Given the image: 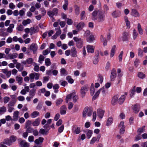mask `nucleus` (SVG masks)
<instances>
[{"instance_id":"nucleus-15","label":"nucleus","mask_w":147,"mask_h":147,"mask_svg":"<svg viewBox=\"0 0 147 147\" xmlns=\"http://www.w3.org/2000/svg\"><path fill=\"white\" fill-rule=\"evenodd\" d=\"M72 131L73 133L77 134L80 132V127L76 126H74L72 128Z\"/></svg>"},{"instance_id":"nucleus-29","label":"nucleus","mask_w":147,"mask_h":147,"mask_svg":"<svg viewBox=\"0 0 147 147\" xmlns=\"http://www.w3.org/2000/svg\"><path fill=\"white\" fill-rule=\"evenodd\" d=\"M113 123V118L112 117H109L107 121L106 125L110 126Z\"/></svg>"},{"instance_id":"nucleus-58","label":"nucleus","mask_w":147,"mask_h":147,"mask_svg":"<svg viewBox=\"0 0 147 147\" xmlns=\"http://www.w3.org/2000/svg\"><path fill=\"white\" fill-rule=\"evenodd\" d=\"M50 50L48 48L46 49L43 51L42 54L44 56L46 55L50 52Z\"/></svg>"},{"instance_id":"nucleus-14","label":"nucleus","mask_w":147,"mask_h":147,"mask_svg":"<svg viewBox=\"0 0 147 147\" xmlns=\"http://www.w3.org/2000/svg\"><path fill=\"white\" fill-rule=\"evenodd\" d=\"M116 72L115 69H112L111 71V79L112 81H113L116 76Z\"/></svg>"},{"instance_id":"nucleus-62","label":"nucleus","mask_w":147,"mask_h":147,"mask_svg":"<svg viewBox=\"0 0 147 147\" xmlns=\"http://www.w3.org/2000/svg\"><path fill=\"white\" fill-rule=\"evenodd\" d=\"M16 102L11 100L7 104V106L13 107L14 106Z\"/></svg>"},{"instance_id":"nucleus-7","label":"nucleus","mask_w":147,"mask_h":147,"mask_svg":"<svg viewBox=\"0 0 147 147\" xmlns=\"http://www.w3.org/2000/svg\"><path fill=\"white\" fill-rule=\"evenodd\" d=\"M74 26L76 27L77 30L78 31L81 30L85 26V24L83 22H81L79 23L77 25L74 24Z\"/></svg>"},{"instance_id":"nucleus-2","label":"nucleus","mask_w":147,"mask_h":147,"mask_svg":"<svg viewBox=\"0 0 147 147\" xmlns=\"http://www.w3.org/2000/svg\"><path fill=\"white\" fill-rule=\"evenodd\" d=\"M73 39L76 42L78 48L80 49L82 47L83 44V41L82 39L79 38L77 37H74L73 38Z\"/></svg>"},{"instance_id":"nucleus-38","label":"nucleus","mask_w":147,"mask_h":147,"mask_svg":"<svg viewBox=\"0 0 147 147\" xmlns=\"http://www.w3.org/2000/svg\"><path fill=\"white\" fill-rule=\"evenodd\" d=\"M44 139L42 137H39L38 139H36L34 141L35 144H39L40 143L43 142Z\"/></svg>"},{"instance_id":"nucleus-1","label":"nucleus","mask_w":147,"mask_h":147,"mask_svg":"<svg viewBox=\"0 0 147 147\" xmlns=\"http://www.w3.org/2000/svg\"><path fill=\"white\" fill-rule=\"evenodd\" d=\"M105 16L104 12L101 11H94L92 13V18L93 20H97L100 23L105 20Z\"/></svg>"},{"instance_id":"nucleus-24","label":"nucleus","mask_w":147,"mask_h":147,"mask_svg":"<svg viewBox=\"0 0 147 147\" xmlns=\"http://www.w3.org/2000/svg\"><path fill=\"white\" fill-rule=\"evenodd\" d=\"M2 71L4 74H5L8 78L9 77L11 76V71H8L7 69H2Z\"/></svg>"},{"instance_id":"nucleus-56","label":"nucleus","mask_w":147,"mask_h":147,"mask_svg":"<svg viewBox=\"0 0 147 147\" xmlns=\"http://www.w3.org/2000/svg\"><path fill=\"white\" fill-rule=\"evenodd\" d=\"M55 30H56L55 34L58 36L61 33V31L59 27H57L55 28Z\"/></svg>"},{"instance_id":"nucleus-57","label":"nucleus","mask_w":147,"mask_h":147,"mask_svg":"<svg viewBox=\"0 0 147 147\" xmlns=\"http://www.w3.org/2000/svg\"><path fill=\"white\" fill-rule=\"evenodd\" d=\"M138 35V34L136 30L135 29H134L133 33V39L135 40L137 37Z\"/></svg>"},{"instance_id":"nucleus-64","label":"nucleus","mask_w":147,"mask_h":147,"mask_svg":"<svg viewBox=\"0 0 147 147\" xmlns=\"http://www.w3.org/2000/svg\"><path fill=\"white\" fill-rule=\"evenodd\" d=\"M10 98L8 96H5L3 98V102L5 104L7 103L9 100Z\"/></svg>"},{"instance_id":"nucleus-35","label":"nucleus","mask_w":147,"mask_h":147,"mask_svg":"<svg viewBox=\"0 0 147 147\" xmlns=\"http://www.w3.org/2000/svg\"><path fill=\"white\" fill-rule=\"evenodd\" d=\"M125 98V96L124 95H122L119 98L118 102L120 104H122L124 101Z\"/></svg>"},{"instance_id":"nucleus-26","label":"nucleus","mask_w":147,"mask_h":147,"mask_svg":"<svg viewBox=\"0 0 147 147\" xmlns=\"http://www.w3.org/2000/svg\"><path fill=\"white\" fill-rule=\"evenodd\" d=\"M95 40L94 37L93 35L91 34L86 38L87 42L91 43Z\"/></svg>"},{"instance_id":"nucleus-55","label":"nucleus","mask_w":147,"mask_h":147,"mask_svg":"<svg viewBox=\"0 0 147 147\" xmlns=\"http://www.w3.org/2000/svg\"><path fill=\"white\" fill-rule=\"evenodd\" d=\"M59 83L61 85L64 87H65L68 84L66 81L62 80H60L59 82Z\"/></svg>"},{"instance_id":"nucleus-46","label":"nucleus","mask_w":147,"mask_h":147,"mask_svg":"<svg viewBox=\"0 0 147 147\" xmlns=\"http://www.w3.org/2000/svg\"><path fill=\"white\" fill-rule=\"evenodd\" d=\"M72 96L73 101L75 102H76L78 99V96L76 95L75 92L72 93Z\"/></svg>"},{"instance_id":"nucleus-21","label":"nucleus","mask_w":147,"mask_h":147,"mask_svg":"<svg viewBox=\"0 0 147 147\" xmlns=\"http://www.w3.org/2000/svg\"><path fill=\"white\" fill-rule=\"evenodd\" d=\"M100 137V136L99 135L98 136L97 138L96 137L92 138L90 142V144H93L96 141H97L98 142Z\"/></svg>"},{"instance_id":"nucleus-41","label":"nucleus","mask_w":147,"mask_h":147,"mask_svg":"<svg viewBox=\"0 0 147 147\" xmlns=\"http://www.w3.org/2000/svg\"><path fill=\"white\" fill-rule=\"evenodd\" d=\"M98 81L100 84L102 83L103 81V78L102 76L100 74L98 75Z\"/></svg>"},{"instance_id":"nucleus-20","label":"nucleus","mask_w":147,"mask_h":147,"mask_svg":"<svg viewBox=\"0 0 147 147\" xmlns=\"http://www.w3.org/2000/svg\"><path fill=\"white\" fill-rule=\"evenodd\" d=\"M118 98L119 96L117 95H116L113 97L111 101V103L113 105H115L117 103Z\"/></svg>"},{"instance_id":"nucleus-33","label":"nucleus","mask_w":147,"mask_h":147,"mask_svg":"<svg viewBox=\"0 0 147 147\" xmlns=\"http://www.w3.org/2000/svg\"><path fill=\"white\" fill-rule=\"evenodd\" d=\"M16 80L18 82L19 84L21 85L22 83L23 78L21 77L17 76L16 77Z\"/></svg>"},{"instance_id":"nucleus-9","label":"nucleus","mask_w":147,"mask_h":147,"mask_svg":"<svg viewBox=\"0 0 147 147\" xmlns=\"http://www.w3.org/2000/svg\"><path fill=\"white\" fill-rule=\"evenodd\" d=\"M88 89L89 87L87 86H85L81 87L80 92L82 97L85 96L86 93L85 91H88Z\"/></svg>"},{"instance_id":"nucleus-5","label":"nucleus","mask_w":147,"mask_h":147,"mask_svg":"<svg viewBox=\"0 0 147 147\" xmlns=\"http://www.w3.org/2000/svg\"><path fill=\"white\" fill-rule=\"evenodd\" d=\"M58 12V10L57 8H54L52 11L48 12L47 14L50 17L52 18L54 16H56Z\"/></svg>"},{"instance_id":"nucleus-47","label":"nucleus","mask_w":147,"mask_h":147,"mask_svg":"<svg viewBox=\"0 0 147 147\" xmlns=\"http://www.w3.org/2000/svg\"><path fill=\"white\" fill-rule=\"evenodd\" d=\"M90 91L91 95L93 96L94 94L95 91L94 88L93 84H92L91 85Z\"/></svg>"},{"instance_id":"nucleus-52","label":"nucleus","mask_w":147,"mask_h":147,"mask_svg":"<svg viewBox=\"0 0 147 147\" xmlns=\"http://www.w3.org/2000/svg\"><path fill=\"white\" fill-rule=\"evenodd\" d=\"M145 126L144 125L142 127L139 128L138 130V132L140 134L143 132L145 131Z\"/></svg>"},{"instance_id":"nucleus-30","label":"nucleus","mask_w":147,"mask_h":147,"mask_svg":"<svg viewBox=\"0 0 147 147\" xmlns=\"http://www.w3.org/2000/svg\"><path fill=\"white\" fill-rule=\"evenodd\" d=\"M101 42H103V45L105 46L107 45V41L103 35H101L100 38Z\"/></svg>"},{"instance_id":"nucleus-44","label":"nucleus","mask_w":147,"mask_h":147,"mask_svg":"<svg viewBox=\"0 0 147 147\" xmlns=\"http://www.w3.org/2000/svg\"><path fill=\"white\" fill-rule=\"evenodd\" d=\"M66 79L68 81V82L70 84H72L74 83V80L70 76H67L66 78Z\"/></svg>"},{"instance_id":"nucleus-43","label":"nucleus","mask_w":147,"mask_h":147,"mask_svg":"<svg viewBox=\"0 0 147 147\" xmlns=\"http://www.w3.org/2000/svg\"><path fill=\"white\" fill-rule=\"evenodd\" d=\"M7 111L6 108L5 106H3L0 107V114H3L6 112Z\"/></svg>"},{"instance_id":"nucleus-42","label":"nucleus","mask_w":147,"mask_h":147,"mask_svg":"<svg viewBox=\"0 0 147 147\" xmlns=\"http://www.w3.org/2000/svg\"><path fill=\"white\" fill-rule=\"evenodd\" d=\"M138 77L140 79H143L146 77L145 75L143 72H139L138 74Z\"/></svg>"},{"instance_id":"nucleus-17","label":"nucleus","mask_w":147,"mask_h":147,"mask_svg":"<svg viewBox=\"0 0 147 147\" xmlns=\"http://www.w3.org/2000/svg\"><path fill=\"white\" fill-rule=\"evenodd\" d=\"M40 122V119L38 117L36 119L35 121L32 123V125L34 126H37L39 125Z\"/></svg>"},{"instance_id":"nucleus-53","label":"nucleus","mask_w":147,"mask_h":147,"mask_svg":"<svg viewBox=\"0 0 147 147\" xmlns=\"http://www.w3.org/2000/svg\"><path fill=\"white\" fill-rule=\"evenodd\" d=\"M100 89L97 91L95 94L94 96L92 98V100H95L96 98L98 96L100 93Z\"/></svg>"},{"instance_id":"nucleus-27","label":"nucleus","mask_w":147,"mask_h":147,"mask_svg":"<svg viewBox=\"0 0 147 147\" xmlns=\"http://www.w3.org/2000/svg\"><path fill=\"white\" fill-rule=\"evenodd\" d=\"M20 147H28L29 146V144L25 140L22 141L20 142Z\"/></svg>"},{"instance_id":"nucleus-10","label":"nucleus","mask_w":147,"mask_h":147,"mask_svg":"<svg viewBox=\"0 0 147 147\" xmlns=\"http://www.w3.org/2000/svg\"><path fill=\"white\" fill-rule=\"evenodd\" d=\"M132 109L134 112L136 113H138L140 109V106L139 104H136L132 106Z\"/></svg>"},{"instance_id":"nucleus-13","label":"nucleus","mask_w":147,"mask_h":147,"mask_svg":"<svg viewBox=\"0 0 147 147\" xmlns=\"http://www.w3.org/2000/svg\"><path fill=\"white\" fill-rule=\"evenodd\" d=\"M130 34L128 32H124L123 34L122 40L123 41H127L130 37Z\"/></svg>"},{"instance_id":"nucleus-59","label":"nucleus","mask_w":147,"mask_h":147,"mask_svg":"<svg viewBox=\"0 0 147 147\" xmlns=\"http://www.w3.org/2000/svg\"><path fill=\"white\" fill-rule=\"evenodd\" d=\"M45 57L42 55H40L38 58V62L40 63H41L45 59Z\"/></svg>"},{"instance_id":"nucleus-12","label":"nucleus","mask_w":147,"mask_h":147,"mask_svg":"<svg viewBox=\"0 0 147 147\" xmlns=\"http://www.w3.org/2000/svg\"><path fill=\"white\" fill-rule=\"evenodd\" d=\"M87 51L88 53H93L94 52L95 47L92 45H88L86 47Z\"/></svg>"},{"instance_id":"nucleus-48","label":"nucleus","mask_w":147,"mask_h":147,"mask_svg":"<svg viewBox=\"0 0 147 147\" xmlns=\"http://www.w3.org/2000/svg\"><path fill=\"white\" fill-rule=\"evenodd\" d=\"M65 4L63 5V7L65 10L67 9V6L68 4V0H64Z\"/></svg>"},{"instance_id":"nucleus-6","label":"nucleus","mask_w":147,"mask_h":147,"mask_svg":"<svg viewBox=\"0 0 147 147\" xmlns=\"http://www.w3.org/2000/svg\"><path fill=\"white\" fill-rule=\"evenodd\" d=\"M105 111L102 109L99 108L97 109V115L98 117L102 119L104 115Z\"/></svg>"},{"instance_id":"nucleus-28","label":"nucleus","mask_w":147,"mask_h":147,"mask_svg":"<svg viewBox=\"0 0 147 147\" xmlns=\"http://www.w3.org/2000/svg\"><path fill=\"white\" fill-rule=\"evenodd\" d=\"M116 49V46H113L111 51L110 53V57H112L114 55L115 52V51Z\"/></svg>"},{"instance_id":"nucleus-49","label":"nucleus","mask_w":147,"mask_h":147,"mask_svg":"<svg viewBox=\"0 0 147 147\" xmlns=\"http://www.w3.org/2000/svg\"><path fill=\"white\" fill-rule=\"evenodd\" d=\"M45 65L47 66L50 65L51 64L50 59L49 58H46L45 60Z\"/></svg>"},{"instance_id":"nucleus-22","label":"nucleus","mask_w":147,"mask_h":147,"mask_svg":"<svg viewBox=\"0 0 147 147\" xmlns=\"http://www.w3.org/2000/svg\"><path fill=\"white\" fill-rule=\"evenodd\" d=\"M19 112L18 111H15L13 113V120L16 121L18 120L19 117Z\"/></svg>"},{"instance_id":"nucleus-16","label":"nucleus","mask_w":147,"mask_h":147,"mask_svg":"<svg viewBox=\"0 0 147 147\" xmlns=\"http://www.w3.org/2000/svg\"><path fill=\"white\" fill-rule=\"evenodd\" d=\"M38 49L37 45L36 44L32 43L30 47V50L33 51L34 53H35L37 51Z\"/></svg>"},{"instance_id":"nucleus-11","label":"nucleus","mask_w":147,"mask_h":147,"mask_svg":"<svg viewBox=\"0 0 147 147\" xmlns=\"http://www.w3.org/2000/svg\"><path fill=\"white\" fill-rule=\"evenodd\" d=\"M71 56L72 57H76L78 56L77 52L75 47H72L71 49Z\"/></svg>"},{"instance_id":"nucleus-19","label":"nucleus","mask_w":147,"mask_h":147,"mask_svg":"<svg viewBox=\"0 0 147 147\" xmlns=\"http://www.w3.org/2000/svg\"><path fill=\"white\" fill-rule=\"evenodd\" d=\"M131 15L135 17H138L140 16V14L138 11L136 9H131Z\"/></svg>"},{"instance_id":"nucleus-60","label":"nucleus","mask_w":147,"mask_h":147,"mask_svg":"<svg viewBox=\"0 0 147 147\" xmlns=\"http://www.w3.org/2000/svg\"><path fill=\"white\" fill-rule=\"evenodd\" d=\"M34 70L38 72L39 70V66L35 63H34Z\"/></svg>"},{"instance_id":"nucleus-61","label":"nucleus","mask_w":147,"mask_h":147,"mask_svg":"<svg viewBox=\"0 0 147 147\" xmlns=\"http://www.w3.org/2000/svg\"><path fill=\"white\" fill-rule=\"evenodd\" d=\"M26 9L24 8H23L19 11V14L20 16H22L24 15Z\"/></svg>"},{"instance_id":"nucleus-51","label":"nucleus","mask_w":147,"mask_h":147,"mask_svg":"<svg viewBox=\"0 0 147 147\" xmlns=\"http://www.w3.org/2000/svg\"><path fill=\"white\" fill-rule=\"evenodd\" d=\"M100 92H101L102 93L103 95L105 94L108 92V90L104 88L100 89Z\"/></svg>"},{"instance_id":"nucleus-39","label":"nucleus","mask_w":147,"mask_h":147,"mask_svg":"<svg viewBox=\"0 0 147 147\" xmlns=\"http://www.w3.org/2000/svg\"><path fill=\"white\" fill-rule=\"evenodd\" d=\"M60 72L61 76H66L68 74L66 70L64 68L61 69Z\"/></svg>"},{"instance_id":"nucleus-3","label":"nucleus","mask_w":147,"mask_h":147,"mask_svg":"<svg viewBox=\"0 0 147 147\" xmlns=\"http://www.w3.org/2000/svg\"><path fill=\"white\" fill-rule=\"evenodd\" d=\"M30 77V82H33L34 81L35 79L36 80H37L39 79L40 74L38 73H34L30 74L29 75Z\"/></svg>"},{"instance_id":"nucleus-31","label":"nucleus","mask_w":147,"mask_h":147,"mask_svg":"<svg viewBox=\"0 0 147 147\" xmlns=\"http://www.w3.org/2000/svg\"><path fill=\"white\" fill-rule=\"evenodd\" d=\"M39 113L37 111H34L32 113L30 114L31 117L34 118L39 116Z\"/></svg>"},{"instance_id":"nucleus-37","label":"nucleus","mask_w":147,"mask_h":147,"mask_svg":"<svg viewBox=\"0 0 147 147\" xmlns=\"http://www.w3.org/2000/svg\"><path fill=\"white\" fill-rule=\"evenodd\" d=\"M14 24H12L9 25V26L7 29V31L8 32L11 33L13 31V28H14Z\"/></svg>"},{"instance_id":"nucleus-40","label":"nucleus","mask_w":147,"mask_h":147,"mask_svg":"<svg viewBox=\"0 0 147 147\" xmlns=\"http://www.w3.org/2000/svg\"><path fill=\"white\" fill-rule=\"evenodd\" d=\"M3 143L5 144H6L8 146H10L12 144V142H11V141L9 138L6 139L4 140Z\"/></svg>"},{"instance_id":"nucleus-54","label":"nucleus","mask_w":147,"mask_h":147,"mask_svg":"<svg viewBox=\"0 0 147 147\" xmlns=\"http://www.w3.org/2000/svg\"><path fill=\"white\" fill-rule=\"evenodd\" d=\"M72 98V93H71L67 95L66 98V102L67 103L69 101H70L71 99Z\"/></svg>"},{"instance_id":"nucleus-4","label":"nucleus","mask_w":147,"mask_h":147,"mask_svg":"<svg viewBox=\"0 0 147 147\" xmlns=\"http://www.w3.org/2000/svg\"><path fill=\"white\" fill-rule=\"evenodd\" d=\"M36 91V89L34 88H32L30 90L29 93V96H27L26 98V99L27 101H30L31 99L33 98L35 95Z\"/></svg>"},{"instance_id":"nucleus-36","label":"nucleus","mask_w":147,"mask_h":147,"mask_svg":"<svg viewBox=\"0 0 147 147\" xmlns=\"http://www.w3.org/2000/svg\"><path fill=\"white\" fill-rule=\"evenodd\" d=\"M89 108L88 107H86L84 109L83 112V117H86L87 115V114L89 110Z\"/></svg>"},{"instance_id":"nucleus-50","label":"nucleus","mask_w":147,"mask_h":147,"mask_svg":"<svg viewBox=\"0 0 147 147\" xmlns=\"http://www.w3.org/2000/svg\"><path fill=\"white\" fill-rule=\"evenodd\" d=\"M92 134V131L90 130H88L86 134L87 138L88 139H89L91 137Z\"/></svg>"},{"instance_id":"nucleus-32","label":"nucleus","mask_w":147,"mask_h":147,"mask_svg":"<svg viewBox=\"0 0 147 147\" xmlns=\"http://www.w3.org/2000/svg\"><path fill=\"white\" fill-rule=\"evenodd\" d=\"M18 56L17 53H14L13 54H10L8 55V59H13L16 58Z\"/></svg>"},{"instance_id":"nucleus-34","label":"nucleus","mask_w":147,"mask_h":147,"mask_svg":"<svg viewBox=\"0 0 147 147\" xmlns=\"http://www.w3.org/2000/svg\"><path fill=\"white\" fill-rule=\"evenodd\" d=\"M137 29L139 34L140 35H142L143 34V31L140 23L138 24Z\"/></svg>"},{"instance_id":"nucleus-45","label":"nucleus","mask_w":147,"mask_h":147,"mask_svg":"<svg viewBox=\"0 0 147 147\" xmlns=\"http://www.w3.org/2000/svg\"><path fill=\"white\" fill-rule=\"evenodd\" d=\"M31 22V20L30 19H27L26 20H24L22 22V24L24 26H26L28 24H30Z\"/></svg>"},{"instance_id":"nucleus-23","label":"nucleus","mask_w":147,"mask_h":147,"mask_svg":"<svg viewBox=\"0 0 147 147\" xmlns=\"http://www.w3.org/2000/svg\"><path fill=\"white\" fill-rule=\"evenodd\" d=\"M67 108L65 106L63 105L60 108V112L61 115H65L66 112Z\"/></svg>"},{"instance_id":"nucleus-25","label":"nucleus","mask_w":147,"mask_h":147,"mask_svg":"<svg viewBox=\"0 0 147 147\" xmlns=\"http://www.w3.org/2000/svg\"><path fill=\"white\" fill-rule=\"evenodd\" d=\"M16 68L18 69L19 71H21L23 69V66L21 65L20 63H17L16 65Z\"/></svg>"},{"instance_id":"nucleus-63","label":"nucleus","mask_w":147,"mask_h":147,"mask_svg":"<svg viewBox=\"0 0 147 147\" xmlns=\"http://www.w3.org/2000/svg\"><path fill=\"white\" fill-rule=\"evenodd\" d=\"M31 124H32L31 121L30 120H28L25 123V127L26 128H27V127L30 125Z\"/></svg>"},{"instance_id":"nucleus-18","label":"nucleus","mask_w":147,"mask_h":147,"mask_svg":"<svg viewBox=\"0 0 147 147\" xmlns=\"http://www.w3.org/2000/svg\"><path fill=\"white\" fill-rule=\"evenodd\" d=\"M30 35L38 32L39 31V28L37 27H32L30 28Z\"/></svg>"},{"instance_id":"nucleus-8","label":"nucleus","mask_w":147,"mask_h":147,"mask_svg":"<svg viewBox=\"0 0 147 147\" xmlns=\"http://www.w3.org/2000/svg\"><path fill=\"white\" fill-rule=\"evenodd\" d=\"M121 15V12L118 10H116L113 11L111 13L112 16L115 18L119 17H120Z\"/></svg>"}]
</instances>
